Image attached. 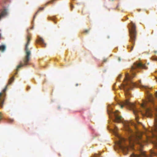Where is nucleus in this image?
Instances as JSON below:
<instances>
[{
    "label": "nucleus",
    "instance_id": "nucleus-1",
    "mask_svg": "<svg viewBox=\"0 0 157 157\" xmlns=\"http://www.w3.org/2000/svg\"><path fill=\"white\" fill-rule=\"evenodd\" d=\"M125 95L127 99L120 102L118 105L121 108L125 106L132 110L137 122L139 123L138 121L139 113L143 116L151 117L153 113L155 116L154 126L151 130L145 129L143 133H134L129 127L130 125L133 124L132 122L127 121L124 123L125 130L128 134V143L137 140L136 143L140 147V154L133 153L131 157H152V155H157V94H155V97L151 94H147V99L143 100L140 109L136 108L134 104L129 101L128 98L130 94Z\"/></svg>",
    "mask_w": 157,
    "mask_h": 157
},
{
    "label": "nucleus",
    "instance_id": "nucleus-2",
    "mask_svg": "<svg viewBox=\"0 0 157 157\" xmlns=\"http://www.w3.org/2000/svg\"><path fill=\"white\" fill-rule=\"evenodd\" d=\"M31 40V36L28 35L27 36V43L25 45V51L26 53V55L23 59L24 64H23L22 62H21L20 64L17 67V70L18 71L19 68L24 66H26L28 64V63L30 60V56L31 55V51L29 50L28 46Z\"/></svg>",
    "mask_w": 157,
    "mask_h": 157
},
{
    "label": "nucleus",
    "instance_id": "nucleus-3",
    "mask_svg": "<svg viewBox=\"0 0 157 157\" xmlns=\"http://www.w3.org/2000/svg\"><path fill=\"white\" fill-rule=\"evenodd\" d=\"M130 27L129 29L130 37L129 41L132 44L130 49V51H132L133 50L135 44L137 33L136 30V27L135 24L131 22L130 24Z\"/></svg>",
    "mask_w": 157,
    "mask_h": 157
},
{
    "label": "nucleus",
    "instance_id": "nucleus-4",
    "mask_svg": "<svg viewBox=\"0 0 157 157\" xmlns=\"http://www.w3.org/2000/svg\"><path fill=\"white\" fill-rule=\"evenodd\" d=\"M119 141L117 142V145L118 147L123 151L124 155L127 154L128 152V147L125 142V140L124 138L119 137Z\"/></svg>",
    "mask_w": 157,
    "mask_h": 157
},
{
    "label": "nucleus",
    "instance_id": "nucleus-5",
    "mask_svg": "<svg viewBox=\"0 0 157 157\" xmlns=\"http://www.w3.org/2000/svg\"><path fill=\"white\" fill-rule=\"evenodd\" d=\"M108 112L109 116H110V114L111 113L115 117L114 121L115 122H119L122 121V117L119 115V112L118 110H116L115 112H113L112 111L108 110Z\"/></svg>",
    "mask_w": 157,
    "mask_h": 157
},
{
    "label": "nucleus",
    "instance_id": "nucleus-6",
    "mask_svg": "<svg viewBox=\"0 0 157 157\" xmlns=\"http://www.w3.org/2000/svg\"><path fill=\"white\" fill-rule=\"evenodd\" d=\"M36 41L37 43H39L44 47H45L46 46V44L44 42L43 39L40 37H39Z\"/></svg>",
    "mask_w": 157,
    "mask_h": 157
},
{
    "label": "nucleus",
    "instance_id": "nucleus-7",
    "mask_svg": "<svg viewBox=\"0 0 157 157\" xmlns=\"http://www.w3.org/2000/svg\"><path fill=\"white\" fill-rule=\"evenodd\" d=\"M7 14V10L6 9H4L2 10L0 14V20L1 18L3 17L6 16Z\"/></svg>",
    "mask_w": 157,
    "mask_h": 157
},
{
    "label": "nucleus",
    "instance_id": "nucleus-8",
    "mask_svg": "<svg viewBox=\"0 0 157 157\" xmlns=\"http://www.w3.org/2000/svg\"><path fill=\"white\" fill-rule=\"evenodd\" d=\"M6 46L4 45H2L0 46V51L3 52L6 49Z\"/></svg>",
    "mask_w": 157,
    "mask_h": 157
},
{
    "label": "nucleus",
    "instance_id": "nucleus-9",
    "mask_svg": "<svg viewBox=\"0 0 157 157\" xmlns=\"http://www.w3.org/2000/svg\"><path fill=\"white\" fill-rule=\"evenodd\" d=\"M100 154H95L94 156V157H98L100 156Z\"/></svg>",
    "mask_w": 157,
    "mask_h": 157
},
{
    "label": "nucleus",
    "instance_id": "nucleus-10",
    "mask_svg": "<svg viewBox=\"0 0 157 157\" xmlns=\"http://www.w3.org/2000/svg\"><path fill=\"white\" fill-rule=\"evenodd\" d=\"M89 31L88 30H85L84 31V33H87Z\"/></svg>",
    "mask_w": 157,
    "mask_h": 157
},
{
    "label": "nucleus",
    "instance_id": "nucleus-11",
    "mask_svg": "<svg viewBox=\"0 0 157 157\" xmlns=\"http://www.w3.org/2000/svg\"><path fill=\"white\" fill-rule=\"evenodd\" d=\"M153 59L154 60L157 61V57H154L153 58Z\"/></svg>",
    "mask_w": 157,
    "mask_h": 157
},
{
    "label": "nucleus",
    "instance_id": "nucleus-12",
    "mask_svg": "<svg viewBox=\"0 0 157 157\" xmlns=\"http://www.w3.org/2000/svg\"><path fill=\"white\" fill-rule=\"evenodd\" d=\"M44 9V7L40 8L39 9V10H41Z\"/></svg>",
    "mask_w": 157,
    "mask_h": 157
},
{
    "label": "nucleus",
    "instance_id": "nucleus-13",
    "mask_svg": "<svg viewBox=\"0 0 157 157\" xmlns=\"http://www.w3.org/2000/svg\"><path fill=\"white\" fill-rule=\"evenodd\" d=\"M71 9H72V8H74V6L72 5H71Z\"/></svg>",
    "mask_w": 157,
    "mask_h": 157
},
{
    "label": "nucleus",
    "instance_id": "nucleus-14",
    "mask_svg": "<svg viewBox=\"0 0 157 157\" xmlns=\"http://www.w3.org/2000/svg\"><path fill=\"white\" fill-rule=\"evenodd\" d=\"M118 60L119 61H120L121 60V59L120 57L118 58Z\"/></svg>",
    "mask_w": 157,
    "mask_h": 157
},
{
    "label": "nucleus",
    "instance_id": "nucleus-15",
    "mask_svg": "<svg viewBox=\"0 0 157 157\" xmlns=\"http://www.w3.org/2000/svg\"><path fill=\"white\" fill-rule=\"evenodd\" d=\"M107 59H104V60H103V62H106V61H107Z\"/></svg>",
    "mask_w": 157,
    "mask_h": 157
},
{
    "label": "nucleus",
    "instance_id": "nucleus-16",
    "mask_svg": "<svg viewBox=\"0 0 157 157\" xmlns=\"http://www.w3.org/2000/svg\"><path fill=\"white\" fill-rule=\"evenodd\" d=\"M10 120H11V122H13V119H11Z\"/></svg>",
    "mask_w": 157,
    "mask_h": 157
},
{
    "label": "nucleus",
    "instance_id": "nucleus-17",
    "mask_svg": "<svg viewBox=\"0 0 157 157\" xmlns=\"http://www.w3.org/2000/svg\"><path fill=\"white\" fill-rule=\"evenodd\" d=\"M156 79V81L157 82V77H155Z\"/></svg>",
    "mask_w": 157,
    "mask_h": 157
},
{
    "label": "nucleus",
    "instance_id": "nucleus-18",
    "mask_svg": "<svg viewBox=\"0 0 157 157\" xmlns=\"http://www.w3.org/2000/svg\"><path fill=\"white\" fill-rule=\"evenodd\" d=\"M78 84H77L76 85V86H78Z\"/></svg>",
    "mask_w": 157,
    "mask_h": 157
},
{
    "label": "nucleus",
    "instance_id": "nucleus-19",
    "mask_svg": "<svg viewBox=\"0 0 157 157\" xmlns=\"http://www.w3.org/2000/svg\"><path fill=\"white\" fill-rule=\"evenodd\" d=\"M39 11H39H38L36 12V14H37V13H38V12Z\"/></svg>",
    "mask_w": 157,
    "mask_h": 157
},
{
    "label": "nucleus",
    "instance_id": "nucleus-20",
    "mask_svg": "<svg viewBox=\"0 0 157 157\" xmlns=\"http://www.w3.org/2000/svg\"><path fill=\"white\" fill-rule=\"evenodd\" d=\"M121 75H120L119 76V78H121Z\"/></svg>",
    "mask_w": 157,
    "mask_h": 157
},
{
    "label": "nucleus",
    "instance_id": "nucleus-21",
    "mask_svg": "<svg viewBox=\"0 0 157 157\" xmlns=\"http://www.w3.org/2000/svg\"><path fill=\"white\" fill-rule=\"evenodd\" d=\"M108 38H109V36H108Z\"/></svg>",
    "mask_w": 157,
    "mask_h": 157
},
{
    "label": "nucleus",
    "instance_id": "nucleus-22",
    "mask_svg": "<svg viewBox=\"0 0 157 157\" xmlns=\"http://www.w3.org/2000/svg\"><path fill=\"white\" fill-rule=\"evenodd\" d=\"M17 74V72H16L15 73V74Z\"/></svg>",
    "mask_w": 157,
    "mask_h": 157
}]
</instances>
